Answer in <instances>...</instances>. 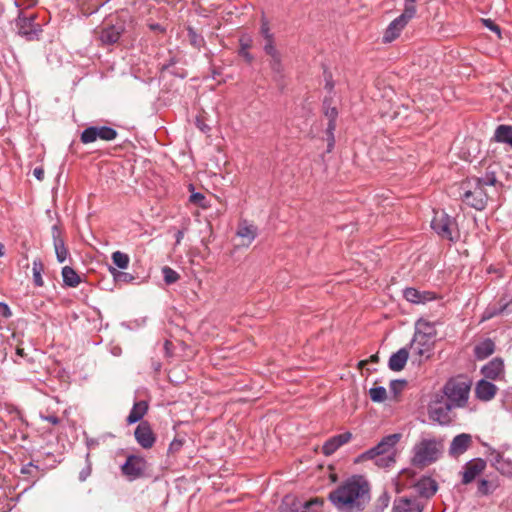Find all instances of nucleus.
Instances as JSON below:
<instances>
[{
  "label": "nucleus",
  "instance_id": "nucleus-5",
  "mask_svg": "<svg viewBox=\"0 0 512 512\" xmlns=\"http://www.w3.org/2000/svg\"><path fill=\"white\" fill-rule=\"evenodd\" d=\"M443 452V441L431 438H422L412 449V463L417 467H425L436 462Z\"/></svg>",
  "mask_w": 512,
  "mask_h": 512
},
{
  "label": "nucleus",
  "instance_id": "nucleus-58",
  "mask_svg": "<svg viewBox=\"0 0 512 512\" xmlns=\"http://www.w3.org/2000/svg\"><path fill=\"white\" fill-rule=\"evenodd\" d=\"M182 238H183V232L182 231H178L177 234H176V242L180 243Z\"/></svg>",
  "mask_w": 512,
  "mask_h": 512
},
{
  "label": "nucleus",
  "instance_id": "nucleus-7",
  "mask_svg": "<svg viewBox=\"0 0 512 512\" xmlns=\"http://www.w3.org/2000/svg\"><path fill=\"white\" fill-rule=\"evenodd\" d=\"M432 229L443 239L456 241L459 237L457 223L444 211H435L431 221Z\"/></svg>",
  "mask_w": 512,
  "mask_h": 512
},
{
  "label": "nucleus",
  "instance_id": "nucleus-46",
  "mask_svg": "<svg viewBox=\"0 0 512 512\" xmlns=\"http://www.w3.org/2000/svg\"><path fill=\"white\" fill-rule=\"evenodd\" d=\"M270 67L275 73H277V74L282 73L283 67H282V63H281V55L270 59Z\"/></svg>",
  "mask_w": 512,
  "mask_h": 512
},
{
  "label": "nucleus",
  "instance_id": "nucleus-27",
  "mask_svg": "<svg viewBox=\"0 0 512 512\" xmlns=\"http://www.w3.org/2000/svg\"><path fill=\"white\" fill-rule=\"evenodd\" d=\"M148 410V404L146 401L135 402L128 417L127 423L134 424L140 421Z\"/></svg>",
  "mask_w": 512,
  "mask_h": 512
},
{
  "label": "nucleus",
  "instance_id": "nucleus-13",
  "mask_svg": "<svg viewBox=\"0 0 512 512\" xmlns=\"http://www.w3.org/2000/svg\"><path fill=\"white\" fill-rule=\"evenodd\" d=\"M486 461L481 458H474L465 463L460 472L461 483L468 485L472 483L478 476H480L486 469Z\"/></svg>",
  "mask_w": 512,
  "mask_h": 512
},
{
  "label": "nucleus",
  "instance_id": "nucleus-41",
  "mask_svg": "<svg viewBox=\"0 0 512 512\" xmlns=\"http://www.w3.org/2000/svg\"><path fill=\"white\" fill-rule=\"evenodd\" d=\"M504 307L497 308L496 306H488L481 316V322L487 321L498 315Z\"/></svg>",
  "mask_w": 512,
  "mask_h": 512
},
{
  "label": "nucleus",
  "instance_id": "nucleus-15",
  "mask_svg": "<svg viewBox=\"0 0 512 512\" xmlns=\"http://www.w3.org/2000/svg\"><path fill=\"white\" fill-rule=\"evenodd\" d=\"M134 436L137 443L144 449H150L156 441L155 434L153 433L150 424L146 421L141 422L136 427Z\"/></svg>",
  "mask_w": 512,
  "mask_h": 512
},
{
  "label": "nucleus",
  "instance_id": "nucleus-44",
  "mask_svg": "<svg viewBox=\"0 0 512 512\" xmlns=\"http://www.w3.org/2000/svg\"><path fill=\"white\" fill-rule=\"evenodd\" d=\"M89 456H90L89 453H87V455H86V466L79 473V480L80 481H85L91 475L92 467H91V462L89 460Z\"/></svg>",
  "mask_w": 512,
  "mask_h": 512
},
{
  "label": "nucleus",
  "instance_id": "nucleus-42",
  "mask_svg": "<svg viewBox=\"0 0 512 512\" xmlns=\"http://www.w3.org/2000/svg\"><path fill=\"white\" fill-rule=\"evenodd\" d=\"M261 35L265 39V41L274 40V36L270 31L269 22L263 17L261 21V28H260Z\"/></svg>",
  "mask_w": 512,
  "mask_h": 512
},
{
  "label": "nucleus",
  "instance_id": "nucleus-30",
  "mask_svg": "<svg viewBox=\"0 0 512 512\" xmlns=\"http://www.w3.org/2000/svg\"><path fill=\"white\" fill-rule=\"evenodd\" d=\"M495 350V344L491 339H486L475 347V355L478 359L489 357Z\"/></svg>",
  "mask_w": 512,
  "mask_h": 512
},
{
  "label": "nucleus",
  "instance_id": "nucleus-10",
  "mask_svg": "<svg viewBox=\"0 0 512 512\" xmlns=\"http://www.w3.org/2000/svg\"><path fill=\"white\" fill-rule=\"evenodd\" d=\"M16 27L18 29V34L25 37L27 40L38 39L42 32L41 26L35 23L34 14H20L16 20Z\"/></svg>",
  "mask_w": 512,
  "mask_h": 512
},
{
  "label": "nucleus",
  "instance_id": "nucleus-32",
  "mask_svg": "<svg viewBox=\"0 0 512 512\" xmlns=\"http://www.w3.org/2000/svg\"><path fill=\"white\" fill-rule=\"evenodd\" d=\"M494 139L497 142L507 143L512 147V126H498L495 130Z\"/></svg>",
  "mask_w": 512,
  "mask_h": 512
},
{
  "label": "nucleus",
  "instance_id": "nucleus-3",
  "mask_svg": "<svg viewBox=\"0 0 512 512\" xmlns=\"http://www.w3.org/2000/svg\"><path fill=\"white\" fill-rule=\"evenodd\" d=\"M400 433L387 435L371 449L360 454L355 462L362 463L372 461L379 468H389L396 462V445L401 440Z\"/></svg>",
  "mask_w": 512,
  "mask_h": 512
},
{
  "label": "nucleus",
  "instance_id": "nucleus-12",
  "mask_svg": "<svg viewBox=\"0 0 512 512\" xmlns=\"http://www.w3.org/2000/svg\"><path fill=\"white\" fill-rule=\"evenodd\" d=\"M117 136V131L111 127L107 126H91L86 128L81 133V142L84 144H89L95 142L97 139L111 141L114 140Z\"/></svg>",
  "mask_w": 512,
  "mask_h": 512
},
{
  "label": "nucleus",
  "instance_id": "nucleus-33",
  "mask_svg": "<svg viewBox=\"0 0 512 512\" xmlns=\"http://www.w3.org/2000/svg\"><path fill=\"white\" fill-rule=\"evenodd\" d=\"M416 0H405L404 9L399 18L408 23L416 15Z\"/></svg>",
  "mask_w": 512,
  "mask_h": 512
},
{
  "label": "nucleus",
  "instance_id": "nucleus-54",
  "mask_svg": "<svg viewBox=\"0 0 512 512\" xmlns=\"http://www.w3.org/2000/svg\"><path fill=\"white\" fill-rule=\"evenodd\" d=\"M484 23L490 30L496 32L497 34H500V28L497 25H495L491 20H484Z\"/></svg>",
  "mask_w": 512,
  "mask_h": 512
},
{
  "label": "nucleus",
  "instance_id": "nucleus-21",
  "mask_svg": "<svg viewBox=\"0 0 512 512\" xmlns=\"http://www.w3.org/2000/svg\"><path fill=\"white\" fill-rule=\"evenodd\" d=\"M395 512H422V506L414 497H400L394 501Z\"/></svg>",
  "mask_w": 512,
  "mask_h": 512
},
{
  "label": "nucleus",
  "instance_id": "nucleus-20",
  "mask_svg": "<svg viewBox=\"0 0 512 512\" xmlns=\"http://www.w3.org/2000/svg\"><path fill=\"white\" fill-rule=\"evenodd\" d=\"M352 438V434L350 432H345L328 439L323 447V454L326 456L332 455L337 449H339L342 445L348 443Z\"/></svg>",
  "mask_w": 512,
  "mask_h": 512
},
{
  "label": "nucleus",
  "instance_id": "nucleus-34",
  "mask_svg": "<svg viewBox=\"0 0 512 512\" xmlns=\"http://www.w3.org/2000/svg\"><path fill=\"white\" fill-rule=\"evenodd\" d=\"M44 270L43 263L40 259H34L32 263L33 281L37 287H41L44 284L42 278V272Z\"/></svg>",
  "mask_w": 512,
  "mask_h": 512
},
{
  "label": "nucleus",
  "instance_id": "nucleus-60",
  "mask_svg": "<svg viewBox=\"0 0 512 512\" xmlns=\"http://www.w3.org/2000/svg\"><path fill=\"white\" fill-rule=\"evenodd\" d=\"M4 255V246L0 243V257Z\"/></svg>",
  "mask_w": 512,
  "mask_h": 512
},
{
  "label": "nucleus",
  "instance_id": "nucleus-16",
  "mask_svg": "<svg viewBox=\"0 0 512 512\" xmlns=\"http://www.w3.org/2000/svg\"><path fill=\"white\" fill-rule=\"evenodd\" d=\"M491 465L502 475L512 477V461L506 459L497 450H491L488 454Z\"/></svg>",
  "mask_w": 512,
  "mask_h": 512
},
{
  "label": "nucleus",
  "instance_id": "nucleus-36",
  "mask_svg": "<svg viewBox=\"0 0 512 512\" xmlns=\"http://www.w3.org/2000/svg\"><path fill=\"white\" fill-rule=\"evenodd\" d=\"M189 201L192 204L201 207L202 209H207L210 207V203L206 199L205 195L199 192H192Z\"/></svg>",
  "mask_w": 512,
  "mask_h": 512
},
{
  "label": "nucleus",
  "instance_id": "nucleus-9",
  "mask_svg": "<svg viewBox=\"0 0 512 512\" xmlns=\"http://www.w3.org/2000/svg\"><path fill=\"white\" fill-rule=\"evenodd\" d=\"M323 500L313 498L311 500H301L293 495H286L279 507L280 512H319Z\"/></svg>",
  "mask_w": 512,
  "mask_h": 512
},
{
  "label": "nucleus",
  "instance_id": "nucleus-28",
  "mask_svg": "<svg viewBox=\"0 0 512 512\" xmlns=\"http://www.w3.org/2000/svg\"><path fill=\"white\" fill-rule=\"evenodd\" d=\"M499 481L497 479H485L482 478L478 481L477 494L479 496H488L492 494L498 487Z\"/></svg>",
  "mask_w": 512,
  "mask_h": 512
},
{
  "label": "nucleus",
  "instance_id": "nucleus-59",
  "mask_svg": "<svg viewBox=\"0 0 512 512\" xmlns=\"http://www.w3.org/2000/svg\"><path fill=\"white\" fill-rule=\"evenodd\" d=\"M16 353H17V355H19V356H23V355H24V350H23L22 348H17V349H16Z\"/></svg>",
  "mask_w": 512,
  "mask_h": 512
},
{
  "label": "nucleus",
  "instance_id": "nucleus-53",
  "mask_svg": "<svg viewBox=\"0 0 512 512\" xmlns=\"http://www.w3.org/2000/svg\"><path fill=\"white\" fill-rule=\"evenodd\" d=\"M33 175L37 180L42 181L44 179V169L42 167H36L33 170Z\"/></svg>",
  "mask_w": 512,
  "mask_h": 512
},
{
  "label": "nucleus",
  "instance_id": "nucleus-23",
  "mask_svg": "<svg viewBox=\"0 0 512 512\" xmlns=\"http://www.w3.org/2000/svg\"><path fill=\"white\" fill-rule=\"evenodd\" d=\"M404 297L407 301L414 304H423L435 298L434 293L429 291H419L415 288H406Z\"/></svg>",
  "mask_w": 512,
  "mask_h": 512
},
{
  "label": "nucleus",
  "instance_id": "nucleus-8",
  "mask_svg": "<svg viewBox=\"0 0 512 512\" xmlns=\"http://www.w3.org/2000/svg\"><path fill=\"white\" fill-rule=\"evenodd\" d=\"M470 385L461 379H450L443 388V394L455 408L463 407L468 401Z\"/></svg>",
  "mask_w": 512,
  "mask_h": 512
},
{
  "label": "nucleus",
  "instance_id": "nucleus-49",
  "mask_svg": "<svg viewBox=\"0 0 512 512\" xmlns=\"http://www.w3.org/2000/svg\"><path fill=\"white\" fill-rule=\"evenodd\" d=\"M405 384V381H399V380H393L391 383H390V389L394 392V393H397L399 390L402 389V387L404 386Z\"/></svg>",
  "mask_w": 512,
  "mask_h": 512
},
{
  "label": "nucleus",
  "instance_id": "nucleus-11",
  "mask_svg": "<svg viewBox=\"0 0 512 512\" xmlns=\"http://www.w3.org/2000/svg\"><path fill=\"white\" fill-rule=\"evenodd\" d=\"M124 31L125 24L121 20L105 22L98 31V38L103 45H112L118 42Z\"/></svg>",
  "mask_w": 512,
  "mask_h": 512
},
{
  "label": "nucleus",
  "instance_id": "nucleus-43",
  "mask_svg": "<svg viewBox=\"0 0 512 512\" xmlns=\"http://www.w3.org/2000/svg\"><path fill=\"white\" fill-rule=\"evenodd\" d=\"M264 51L270 58H275L280 55L279 51L276 49L274 40L265 41Z\"/></svg>",
  "mask_w": 512,
  "mask_h": 512
},
{
  "label": "nucleus",
  "instance_id": "nucleus-47",
  "mask_svg": "<svg viewBox=\"0 0 512 512\" xmlns=\"http://www.w3.org/2000/svg\"><path fill=\"white\" fill-rule=\"evenodd\" d=\"M335 129H336L335 121H329L327 129H326V133L328 135V140H329V146H332L333 143H334V131H335Z\"/></svg>",
  "mask_w": 512,
  "mask_h": 512
},
{
  "label": "nucleus",
  "instance_id": "nucleus-39",
  "mask_svg": "<svg viewBox=\"0 0 512 512\" xmlns=\"http://www.w3.org/2000/svg\"><path fill=\"white\" fill-rule=\"evenodd\" d=\"M109 271L113 275V278L116 282H126L127 283L134 279V277L131 274L119 271L116 268L110 267Z\"/></svg>",
  "mask_w": 512,
  "mask_h": 512
},
{
  "label": "nucleus",
  "instance_id": "nucleus-24",
  "mask_svg": "<svg viewBox=\"0 0 512 512\" xmlns=\"http://www.w3.org/2000/svg\"><path fill=\"white\" fill-rule=\"evenodd\" d=\"M497 387L487 380H480L475 387V394L482 401H490L497 392Z\"/></svg>",
  "mask_w": 512,
  "mask_h": 512
},
{
  "label": "nucleus",
  "instance_id": "nucleus-2",
  "mask_svg": "<svg viewBox=\"0 0 512 512\" xmlns=\"http://www.w3.org/2000/svg\"><path fill=\"white\" fill-rule=\"evenodd\" d=\"M501 186L495 172L487 171L482 177L471 178L462 183L461 199L468 206L483 210L488 200L498 193V187Z\"/></svg>",
  "mask_w": 512,
  "mask_h": 512
},
{
  "label": "nucleus",
  "instance_id": "nucleus-22",
  "mask_svg": "<svg viewBox=\"0 0 512 512\" xmlns=\"http://www.w3.org/2000/svg\"><path fill=\"white\" fill-rule=\"evenodd\" d=\"M407 24L408 23L403 21L401 18H395L386 28L383 35V42L391 43L392 41L397 39Z\"/></svg>",
  "mask_w": 512,
  "mask_h": 512
},
{
  "label": "nucleus",
  "instance_id": "nucleus-17",
  "mask_svg": "<svg viewBox=\"0 0 512 512\" xmlns=\"http://www.w3.org/2000/svg\"><path fill=\"white\" fill-rule=\"evenodd\" d=\"M472 444L470 434L462 433L455 436L449 447V454L452 457H458L464 454Z\"/></svg>",
  "mask_w": 512,
  "mask_h": 512
},
{
  "label": "nucleus",
  "instance_id": "nucleus-6",
  "mask_svg": "<svg viewBox=\"0 0 512 512\" xmlns=\"http://www.w3.org/2000/svg\"><path fill=\"white\" fill-rule=\"evenodd\" d=\"M455 408L445 396L436 393L432 396L428 404V416L433 422L440 425H448L452 422V409Z\"/></svg>",
  "mask_w": 512,
  "mask_h": 512
},
{
  "label": "nucleus",
  "instance_id": "nucleus-1",
  "mask_svg": "<svg viewBox=\"0 0 512 512\" xmlns=\"http://www.w3.org/2000/svg\"><path fill=\"white\" fill-rule=\"evenodd\" d=\"M329 500L340 512H359L370 500V489L361 476H353L330 492Z\"/></svg>",
  "mask_w": 512,
  "mask_h": 512
},
{
  "label": "nucleus",
  "instance_id": "nucleus-25",
  "mask_svg": "<svg viewBox=\"0 0 512 512\" xmlns=\"http://www.w3.org/2000/svg\"><path fill=\"white\" fill-rule=\"evenodd\" d=\"M408 358L409 351L406 347H403L390 356L388 366L392 371L399 372L404 369Z\"/></svg>",
  "mask_w": 512,
  "mask_h": 512
},
{
  "label": "nucleus",
  "instance_id": "nucleus-31",
  "mask_svg": "<svg viewBox=\"0 0 512 512\" xmlns=\"http://www.w3.org/2000/svg\"><path fill=\"white\" fill-rule=\"evenodd\" d=\"M62 277L64 284L69 287H77L81 282L80 276L70 266H65L62 268Z\"/></svg>",
  "mask_w": 512,
  "mask_h": 512
},
{
  "label": "nucleus",
  "instance_id": "nucleus-40",
  "mask_svg": "<svg viewBox=\"0 0 512 512\" xmlns=\"http://www.w3.org/2000/svg\"><path fill=\"white\" fill-rule=\"evenodd\" d=\"M240 50H239V54L248 62H252L253 60V56L249 53L248 49L250 48V39H247V40H244V39H241L240 40Z\"/></svg>",
  "mask_w": 512,
  "mask_h": 512
},
{
  "label": "nucleus",
  "instance_id": "nucleus-4",
  "mask_svg": "<svg viewBox=\"0 0 512 512\" xmlns=\"http://www.w3.org/2000/svg\"><path fill=\"white\" fill-rule=\"evenodd\" d=\"M436 335L437 331L433 323L423 319L418 320L410 343L412 352L419 357L429 358L434 348Z\"/></svg>",
  "mask_w": 512,
  "mask_h": 512
},
{
  "label": "nucleus",
  "instance_id": "nucleus-45",
  "mask_svg": "<svg viewBox=\"0 0 512 512\" xmlns=\"http://www.w3.org/2000/svg\"><path fill=\"white\" fill-rule=\"evenodd\" d=\"M325 107V116L329 119V121H335L338 115L337 109L335 107H330L328 105V101H324Z\"/></svg>",
  "mask_w": 512,
  "mask_h": 512
},
{
  "label": "nucleus",
  "instance_id": "nucleus-51",
  "mask_svg": "<svg viewBox=\"0 0 512 512\" xmlns=\"http://www.w3.org/2000/svg\"><path fill=\"white\" fill-rule=\"evenodd\" d=\"M379 361V357L377 354H374L372 356H370L369 359H366V360H361L359 363H358V367L359 368H363L365 365H367L368 362H372V363H377Z\"/></svg>",
  "mask_w": 512,
  "mask_h": 512
},
{
  "label": "nucleus",
  "instance_id": "nucleus-29",
  "mask_svg": "<svg viewBox=\"0 0 512 512\" xmlns=\"http://www.w3.org/2000/svg\"><path fill=\"white\" fill-rule=\"evenodd\" d=\"M237 235L246 240L247 244H250L257 235V228L254 225L243 221L239 224Z\"/></svg>",
  "mask_w": 512,
  "mask_h": 512
},
{
  "label": "nucleus",
  "instance_id": "nucleus-48",
  "mask_svg": "<svg viewBox=\"0 0 512 512\" xmlns=\"http://www.w3.org/2000/svg\"><path fill=\"white\" fill-rule=\"evenodd\" d=\"M38 472V467L33 463H28L21 468L22 474L35 475Z\"/></svg>",
  "mask_w": 512,
  "mask_h": 512
},
{
  "label": "nucleus",
  "instance_id": "nucleus-37",
  "mask_svg": "<svg viewBox=\"0 0 512 512\" xmlns=\"http://www.w3.org/2000/svg\"><path fill=\"white\" fill-rule=\"evenodd\" d=\"M370 398L373 402H383L387 397V391L384 387H373L369 390Z\"/></svg>",
  "mask_w": 512,
  "mask_h": 512
},
{
  "label": "nucleus",
  "instance_id": "nucleus-18",
  "mask_svg": "<svg viewBox=\"0 0 512 512\" xmlns=\"http://www.w3.org/2000/svg\"><path fill=\"white\" fill-rule=\"evenodd\" d=\"M53 246L56 253V257L58 262L63 263L66 261L69 252L65 246L64 239L62 237V232L57 225H54L51 229Z\"/></svg>",
  "mask_w": 512,
  "mask_h": 512
},
{
  "label": "nucleus",
  "instance_id": "nucleus-38",
  "mask_svg": "<svg viewBox=\"0 0 512 512\" xmlns=\"http://www.w3.org/2000/svg\"><path fill=\"white\" fill-rule=\"evenodd\" d=\"M162 274H163L165 283L168 285L177 282L180 278V275L174 269H172L168 266H165L162 268Z\"/></svg>",
  "mask_w": 512,
  "mask_h": 512
},
{
  "label": "nucleus",
  "instance_id": "nucleus-50",
  "mask_svg": "<svg viewBox=\"0 0 512 512\" xmlns=\"http://www.w3.org/2000/svg\"><path fill=\"white\" fill-rule=\"evenodd\" d=\"M0 312H1V315L5 318H9L12 315V312H11L9 306L3 302H0Z\"/></svg>",
  "mask_w": 512,
  "mask_h": 512
},
{
  "label": "nucleus",
  "instance_id": "nucleus-26",
  "mask_svg": "<svg viewBox=\"0 0 512 512\" xmlns=\"http://www.w3.org/2000/svg\"><path fill=\"white\" fill-rule=\"evenodd\" d=\"M437 489V482L430 477H423L415 484L416 492L426 498L433 496Z\"/></svg>",
  "mask_w": 512,
  "mask_h": 512
},
{
  "label": "nucleus",
  "instance_id": "nucleus-56",
  "mask_svg": "<svg viewBox=\"0 0 512 512\" xmlns=\"http://www.w3.org/2000/svg\"><path fill=\"white\" fill-rule=\"evenodd\" d=\"M109 0H104V1H99L96 5H95V8L90 12V14L92 13H95L99 10L100 7H102L103 5H105Z\"/></svg>",
  "mask_w": 512,
  "mask_h": 512
},
{
  "label": "nucleus",
  "instance_id": "nucleus-57",
  "mask_svg": "<svg viewBox=\"0 0 512 512\" xmlns=\"http://www.w3.org/2000/svg\"><path fill=\"white\" fill-rule=\"evenodd\" d=\"M181 446V442L180 441H173L171 444H170V447H169V450L172 451V450H177L179 449Z\"/></svg>",
  "mask_w": 512,
  "mask_h": 512
},
{
  "label": "nucleus",
  "instance_id": "nucleus-19",
  "mask_svg": "<svg viewBox=\"0 0 512 512\" xmlns=\"http://www.w3.org/2000/svg\"><path fill=\"white\" fill-rule=\"evenodd\" d=\"M481 373L486 379L498 380L504 375V363L500 358H494L484 365Z\"/></svg>",
  "mask_w": 512,
  "mask_h": 512
},
{
  "label": "nucleus",
  "instance_id": "nucleus-35",
  "mask_svg": "<svg viewBox=\"0 0 512 512\" xmlns=\"http://www.w3.org/2000/svg\"><path fill=\"white\" fill-rule=\"evenodd\" d=\"M112 261L116 267L126 269L129 265L130 259L126 253L115 251L112 253Z\"/></svg>",
  "mask_w": 512,
  "mask_h": 512
},
{
  "label": "nucleus",
  "instance_id": "nucleus-52",
  "mask_svg": "<svg viewBox=\"0 0 512 512\" xmlns=\"http://www.w3.org/2000/svg\"><path fill=\"white\" fill-rule=\"evenodd\" d=\"M148 27L151 31L158 32V33H164L166 31V29L158 23H149Z\"/></svg>",
  "mask_w": 512,
  "mask_h": 512
},
{
  "label": "nucleus",
  "instance_id": "nucleus-14",
  "mask_svg": "<svg viewBox=\"0 0 512 512\" xmlns=\"http://www.w3.org/2000/svg\"><path fill=\"white\" fill-rule=\"evenodd\" d=\"M145 469V459L135 455L128 456L126 462L122 465V473L130 480L139 478Z\"/></svg>",
  "mask_w": 512,
  "mask_h": 512
},
{
  "label": "nucleus",
  "instance_id": "nucleus-55",
  "mask_svg": "<svg viewBox=\"0 0 512 512\" xmlns=\"http://www.w3.org/2000/svg\"><path fill=\"white\" fill-rule=\"evenodd\" d=\"M42 418L52 425H57L60 422L59 418L55 415L44 416Z\"/></svg>",
  "mask_w": 512,
  "mask_h": 512
}]
</instances>
